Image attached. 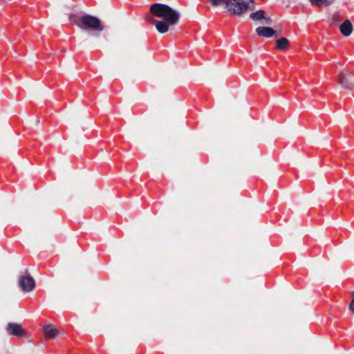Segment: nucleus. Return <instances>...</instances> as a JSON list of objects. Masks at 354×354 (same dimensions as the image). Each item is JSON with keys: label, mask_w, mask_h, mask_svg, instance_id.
Returning <instances> with one entry per match:
<instances>
[{"label": "nucleus", "mask_w": 354, "mask_h": 354, "mask_svg": "<svg viewBox=\"0 0 354 354\" xmlns=\"http://www.w3.org/2000/svg\"><path fill=\"white\" fill-rule=\"evenodd\" d=\"M348 308L352 313H354V297H353V299L349 305Z\"/></svg>", "instance_id": "14"}, {"label": "nucleus", "mask_w": 354, "mask_h": 354, "mask_svg": "<svg viewBox=\"0 0 354 354\" xmlns=\"http://www.w3.org/2000/svg\"><path fill=\"white\" fill-rule=\"evenodd\" d=\"M254 0H227V9L233 14L240 15L248 10L254 8Z\"/></svg>", "instance_id": "3"}, {"label": "nucleus", "mask_w": 354, "mask_h": 354, "mask_svg": "<svg viewBox=\"0 0 354 354\" xmlns=\"http://www.w3.org/2000/svg\"><path fill=\"white\" fill-rule=\"evenodd\" d=\"M352 293H353V297H354V291H353V292H352Z\"/></svg>", "instance_id": "15"}, {"label": "nucleus", "mask_w": 354, "mask_h": 354, "mask_svg": "<svg viewBox=\"0 0 354 354\" xmlns=\"http://www.w3.org/2000/svg\"><path fill=\"white\" fill-rule=\"evenodd\" d=\"M276 43H277V48L279 50H281L286 49L289 45L288 40L284 37H281V38L277 39Z\"/></svg>", "instance_id": "11"}, {"label": "nucleus", "mask_w": 354, "mask_h": 354, "mask_svg": "<svg viewBox=\"0 0 354 354\" xmlns=\"http://www.w3.org/2000/svg\"><path fill=\"white\" fill-rule=\"evenodd\" d=\"M310 1L317 6H322L330 5L335 0H310Z\"/></svg>", "instance_id": "12"}, {"label": "nucleus", "mask_w": 354, "mask_h": 354, "mask_svg": "<svg viewBox=\"0 0 354 354\" xmlns=\"http://www.w3.org/2000/svg\"><path fill=\"white\" fill-rule=\"evenodd\" d=\"M6 331L12 335L21 337L25 335V331L21 326L17 323H9L6 327Z\"/></svg>", "instance_id": "5"}, {"label": "nucleus", "mask_w": 354, "mask_h": 354, "mask_svg": "<svg viewBox=\"0 0 354 354\" xmlns=\"http://www.w3.org/2000/svg\"><path fill=\"white\" fill-rule=\"evenodd\" d=\"M69 20L82 30L96 32V35L104 30V26L100 19L91 15L86 14L77 19L75 15L71 14Z\"/></svg>", "instance_id": "2"}, {"label": "nucleus", "mask_w": 354, "mask_h": 354, "mask_svg": "<svg viewBox=\"0 0 354 354\" xmlns=\"http://www.w3.org/2000/svg\"><path fill=\"white\" fill-rule=\"evenodd\" d=\"M44 333L48 338L55 337L57 335V330L51 326H46L44 327Z\"/></svg>", "instance_id": "10"}, {"label": "nucleus", "mask_w": 354, "mask_h": 354, "mask_svg": "<svg viewBox=\"0 0 354 354\" xmlns=\"http://www.w3.org/2000/svg\"><path fill=\"white\" fill-rule=\"evenodd\" d=\"M250 18L254 21H260L263 25H270L271 24V18L266 16L263 10H259L250 14Z\"/></svg>", "instance_id": "6"}, {"label": "nucleus", "mask_w": 354, "mask_h": 354, "mask_svg": "<svg viewBox=\"0 0 354 354\" xmlns=\"http://www.w3.org/2000/svg\"><path fill=\"white\" fill-rule=\"evenodd\" d=\"M339 30L342 34L346 37L349 36L353 31V25L350 20L344 21L340 26Z\"/></svg>", "instance_id": "9"}, {"label": "nucleus", "mask_w": 354, "mask_h": 354, "mask_svg": "<svg viewBox=\"0 0 354 354\" xmlns=\"http://www.w3.org/2000/svg\"><path fill=\"white\" fill-rule=\"evenodd\" d=\"M227 1H225V0H210V3L212 4V6L214 7H216L219 5H221L222 3H225V4L227 3Z\"/></svg>", "instance_id": "13"}, {"label": "nucleus", "mask_w": 354, "mask_h": 354, "mask_svg": "<svg viewBox=\"0 0 354 354\" xmlns=\"http://www.w3.org/2000/svg\"><path fill=\"white\" fill-rule=\"evenodd\" d=\"M19 286L22 291L29 292L33 290L35 286V281L30 276L21 275L18 280Z\"/></svg>", "instance_id": "4"}, {"label": "nucleus", "mask_w": 354, "mask_h": 354, "mask_svg": "<svg viewBox=\"0 0 354 354\" xmlns=\"http://www.w3.org/2000/svg\"><path fill=\"white\" fill-rule=\"evenodd\" d=\"M150 12L153 15L163 19L152 21L158 32L161 34L167 32L169 26L177 24L180 19V13L166 4H153L150 7Z\"/></svg>", "instance_id": "1"}, {"label": "nucleus", "mask_w": 354, "mask_h": 354, "mask_svg": "<svg viewBox=\"0 0 354 354\" xmlns=\"http://www.w3.org/2000/svg\"><path fill=\"white\" fill-rule=\"evenodd\" d=\"M256 32L259 36L270 38L274 36L275 31L269 27H258L256 28Z\"/></svg>", "instance_id": "8"}, {"label": "nucleus", "mask_w": 354, "mask_h": 354, "mask_svg": "<svg viewBox=\"0 0 354 354\" xmlns=\"http://www.w3.org/2000/svg\"><path fill=\"white\" fill-rule=\"evenodd\" d=\"M352 80V77L350 73H342L339 77L337 82L341 85V87L344 89H349L350 83Z\"/></svg>", "instance_id": "7"}]
</instances>
